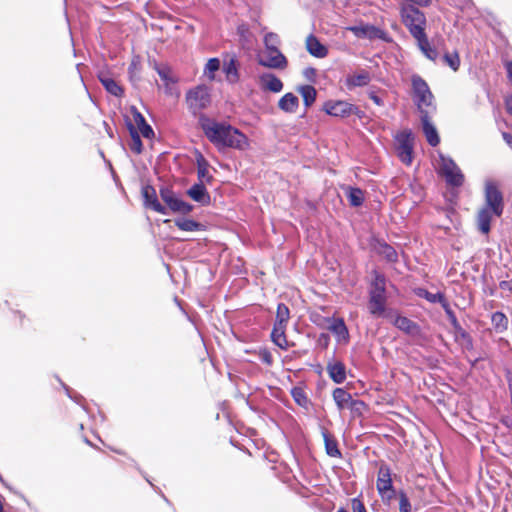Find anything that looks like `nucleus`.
Segmentation results:
<instances>
[{"instance_id":"49530a36","label":"nucleus","mask_w":512,"mask_h":512,"mask_svg":"<svg viewBox=\"0 0 512 512\" xmlns=\"http://www.w3.org/2000/svg\"><path fill=\"white\" fill-rule=\"evenodd\" d=\"M354 413L360 414L362 410L365 408V403L362 400L353 399L349 405V407Z\"/></svg>"},{"instance_id":"f8f14e48","label":"nucleus","mask_w":512,"mask_h":512,"mask_svg":"<svg viewBox=\"0 0 512 512\" xmlns=\"http://www.w3.org/2000/svg\"><path fill=\"white\" fill-rule=\"evenodd\" d=\"M142 196L144 199L145 207L150 208V209H152L158 213L164 214V215L167 214L166 208L163 205H161V203L158 201L156 191L152 186L147 185V186L143 187L142 188Z\"/></svg>"},{"instance_id":"39448f33","label":"nucleus","mask_w":512,"mask_h":512,"mask_svg":"<svg viewBox=\"0 0 512 512\" xmlns=\"http://www.w3.org/2000/svg\"><path fill=\"white\" fill-rule=\"evenodd\" d=\"M438 172L449 186L460 187L464 183V175L458 165L450 157L439 155Z\"/></svg>"},{"instance_id":"4c0bfd02","label":"nucleus","mask_w":512,"mask_h":512,"mask_svg":"<svg viewBox=\"0 0 512 512\" xmlns=\"http://www.w3.org/2000/svg\"><path fill=\"white\" fill-rule=\"evenodd\" d=\"M291 395L294 399V401L301 407H307L309 404V399L301 387H294L291 390Z\"/></svg>"},{"instance_id":"ddd939ff","label":"nucleus","mask_w":512,"mask_h":512,"mask_svg":"<svg viewBox=\"0 0 512 512\" xmlns=\"http://www.w3.org/2000/svg\"><path fill=\"white\" fill-rule=\"evenodd\" d=\"M326 371L330 379L336 384H341L346 380V367L344 363L339 360L329 361L326 366Z\"/></svg>"},{"instance_id":"0eeeda50","label":"nucleus","mask_w":512,"mask_h":512,"mask_svg":"<svg viewBox=\"0 0 512 512\" xmlns=\"http://www.w3.org/2000/svg\"><path fill=\"white\" fill-rule=\"evenodd\" d=\"M125 121L127 125L128 122L132 123L137 129L138 133L143 137L150 139L154 136L152 127L146 122L144 116L135 106H130V108L127 110L125 114Z\"/></svg>"},{"instance_id":"a878e982","label":"nucleus","mask_w":512,"mask_h":512,"mask_svg":"<svg viewBox=\"0 0 512 512\" xmlns=\"http://www.w3.org/2000/svg\"><path fill=\"white\" fill-rule=\"evenodd\" d=\"M345 193L351 206L359 207L364 202V192L358 187L347 186Z\"/></svg>"},{"instance_id":"6e6d98bb","label":"nucleus","mask_w":512,"mask_h":512,"mask_svg":"<svg viewBox=\"0 0 512 512\" xmlns=\"http://www.w3.org/2000/svg\"><path fill=\"white\" fill-rule=\"evenodd\" d=\"M451 2L461 9L467 8L471 4L470 0H451Z\"/></svg>"},{"instance_id":"393cba45","label":"nucleus","mask_w":512,"mask_h":512,"mask_svg":"<svg viewBox=\"0 0 512 512\" xmlns=\"http://www.w3.org/2000/svg\"><path fill=\"white\" fill-rule=\"evenodd\" d=\"M186 102L190 111L195 115H203L201 111L211 104V98H186Z\"/></svg>"},{"instance_id":"69168bd1","label":"nucleus","mask_w":512,"mask_h":512,"mask_svg":"<svg viewBox=\"0 0 512 512\" xmlns=\"http://www.w3.org/2000/svg\"><path fill=\"white\" fill-rule=\"evenodd\" d=\"M63 387L65 388L66 390V393L67 395L70 397V398H73L72 394H71V390L68 386H66L65 384H63Z\"/></svg>"},{"instance_id":"473e14b6","label":"nucleus","mask_w":512,"mask_h":512,"mask_svg":"<svg viewBox=\"0 0 512 512\" xmlns=\"http://www.w3.org/2000/svg\"><path fill=\"white\" fill-rule=\"evenodd\" d=\"M491 322L496 332L502 333L508 328V318L500 311L494 312L491 316Z\"/></svg>"},{"instance_id":"bf43d9fd","label":"nucleus","mask_w":512,"mask_h":512,"mask_svg":"<svg viewBox=\"0 0 512 512\" xmlns=\"http://www.w3.org/2000/svg\"><path fill=\"white\" fill-rule=\"evenodd\" d=\"M502 136L507 145L512 149V134L504 132Z\"/></svg>"},{"instance_id":"680f3d73","label":"nucleus","mask_w":512,"mask_h":512,"mask_svg":"<svg viewBox=\"0 0 512 512\" xmlns=\"http://www.w3.org/2000/svg\"><path fill=\"white\" fill-rule=\"evenodd\" d=\"M507 76L510 82L512 83V61L506 64Z\"/></svg>"},{"instance_id":"13d9d810","label":"nucleus","mask_w":512,"mask_h":512,"mask_svg":"<svg viewBox=\"0 0 512 512\" xmlns=\"http://www.w3.org/2000/svg\"><path fill=\"white\" fill-rule=\"evenodd\" d=\"M437 303L441 304V306L443 307V309H444L446 314H447V311H452V309H451L449 303L447 302L444 294H442V301H438Z\"/></svg>"},{"instance_id":"e2e57ef3","label":"nucleus","mask_w":512,"mask_h":512,"mask_svg":"<svg viewBox=\"0 0 512 512\" xmlns=\"http://www.w3.org/2000/svg\"><path fill=\"white\" fill-rule=\"evenodd\" d=\"M505 99H506V101H505L506 109L512 115V98H505Z\"/></svg>"},{"instance_id":"5fc2aeb1","label":"nucleus","mask_w":512,"mask_h":512,"mask_svg":"<svg viewBox=\"0 0 512 512\" xmlns=\"http://www.w3.org/2000/svg\"><path fill=\"white\" fill-rule=\"evenodd\" d=\"M446 315H447V317H448V319L450 321V324L453 327V329L461 326L459 321L457 320V317H456L455 313L453 312V310L452 311H447Z\"/></svg>"},{"instance_id":"f3484780","label":"nucleus","mask_w":512,"mask_h":512,"mask_svg":"<svg viewBox=\"0 0 512 512\" xmlns=\"http://www.w3.org/2000/svg\"><path fill=\"white\" fill-rule=\"evenodd\" d=\"M187 195L202 205H208L210 203V195L207 192L204 184L202 182L195 183L187 190Z\"/></svg>"},{"instance_id":"aec40b11","label":"nucleus","mask_w":512,"mask_h":512,"mask_svg":"<svg viewBox=\"0 0 512 512\" xmlns=\"http://www.w3.org/2000/svg\"><path fill=\"white\" fill-rule=\"evenodd\" d=\"M370 82V75L366 71L350 74L345 79V86L352 91L355 87L366 86Z\"/></svg>"},{"instance_id":"4468645a","label":"nucleus","mask_w":512,"mask_h":512,"mask_svg":"<svg viewBox=\"0 0 512 512\" xmlns=\"http://www.w3.org/2000/svg\"><path fill=\"white\" fill-rule=\"evenodd\" d=\"M239 62L237 58L232 56H227L224 59L222 70L225 74L226 80L231 83H237L239 80Z\"/></svg>"},{"instance_id":"4d7b16f0","label":"nucleus","mask_w":512,"mask_h":512,"mask_svg":"<svg viewBox=\"0 0 512 512\" xmlns=\"http://www.w3.org/2000/svg\"><path fill=\"white\" fill-rule=\"evenodd\" d=\"M238 33L239 35L244 38L245 40L248 39V35H249V30H248V27L246 25H240L238 27Z\"/></svg>"},{"instance_id":"2eb2a0df","label":"nucleus","mask_w":512,"mask_h":512,"mask_svg":"<svg viewBox=\"0 0 512 512\" xmlns=\"http://www.w3.org/2000/svg\"><path fill=\"white\" fill-rule=\"evenodd\" d=\"M259 86L264 92L279 93L283 88L281 80L273 74H263L259 78Z\"/></svg>"},{"instance_id":"c9c22d12","label":"nucleus","mask_w":512,"mask_h":512,"mask_svg":"<svg viewBox=\"0 0 512 512\" xmlns=\"http://www.w3.org/2000/svg\"><path fill=\"white\" fill-rule=\"evenodd\" d=\"M220 60L218 58H211L207 61L203 75L208 80H214L216 72L220 69Z\"/></svg>"},{"instance_id":"5701e85b","label":"nucleus","mask_w":512,"mask_h":512,"mask_svg":"<svg viewBox=\"0 0 512 512\" xmlns=\"http://www.w3.org/2000/svg\"><path fill=\"white\" fill-rule=\"evenodd\" d=\"M332 397L339 411L348 408L352 401V395L343 388H335Z\"/></svg>"},{"instance_id":"bb28decb","label":"nucleus","mask_w":512,"mask_h":512,"mask_svg":"<svg viewBox=\"0 0 512 512\" xmlns=\"http://www.w3.org/2000/svg\"><path fill=\"white\" fill-rule=\"evenodd\" d=\"M411 85L415 96H431L428 84L420 76H412Z\"/></svg>"},{"instance_id":"a18cd8bd","label":"nucleus","mask_w":512,"mask_h":512,"mask_svg":"<svg viewBox=\"0 0 512 512\" xmlns=\"http://www.w3.org/2000/svg\"><path fill=\"white\" fill-rule=\"evenodd\" d=\"M383 254L385 255L386 259L390 262H396L398 259L397 252L393 247L389 245L384 246Z\"/></svg>"},{"instance_id":"9d476101","label":"nucleus","mask_w":512,"mask_h":512,"mask_svg":"<svg viewBox=\"0 0 512 512\" xmlns=\"http://www.w3.org/2000/svg\"><path fill=\"white\" fill-rule=\"evenodd\" d=\"M395 327L404 332L405 334L413 337V338H421L422 337V329L421 327L414 321L409 318L401 315H395L392 320Z\"/></svg>"},{"instance_id":"37998d69","label":"nucleus","mask_w":512,"mask_h":512,"mask_svg":"<svg viewBox=\"0 0 512 512\" xmlns=\"http://www.w3.org/2000/svg\"><path fill=\"white\" fill-rule=\"evenodd\" d=\"M265 49H278L280 44L279 36L275 33H268L264 37Z\"/></svg>"},{"instance_id":"cd10ccee","label":"nucleus","mask_w":512,"mask_h":512,"mask_svg":"<svg viewBox=\"0 0 512 512\" xmlns=\"http://www.w3.org/2000/svg\"><path fill=\"white\" fill-rule=\"evenodd\" d=\"M128 130L131 136V142L129 144V147L132 152L140 154L143 150V144L140 138L141 134L138 133L135 126L130 122H128Z\"/></svg>"},{"instance_id":"f03ea898","label":"nucleus","mask_w":512,"mask_h":512,"mask_svg":"<svg viewBox=\"0 0 512 512\" xmlns=\"http://www.w3.org/2000/svg\"><path fill=\"white\" fill-rule=\"evenodd\" d=\"M503 209L504 202L501 191L493 181L487 180L485 182V205L477 215L478 228L483 234L489 233L492 217H500Z\"/></svg>"},{"instance_id":"0e129e2a","label":"nucleus","mask_w":512,"mask_h":512,"mask_svg":"<svg viewBox=\"0 0 512 512\" xmlns=\"http://www.w3.org/2000/svg\"><path fill=\"white\" fill-rule=\"evenodd\" d=\"M303 100H304L305 106L309 107L315 102L316 98H303Z\"/></svg>"},{"instance_id":"4be33fe9","label":"nucleus","mask_w":512,"mask_h":512,"mask_svg":"<svg viewBox=\"0 0 512 512\" xmlns=\"http://www.w3.org/2000/svg\"><path fill=\"white\" fill-rule=\"evenodd\" d=\"M306 48L311 55L318 58H324L328 54V49L313 35L307 37Z\"/></svg>"},{"instance_id":"8fccbe9b","label":"nucleus","mask_w":512,"mask_h":512,"mask_svg":"<svg viewBox=\"0 0 512 512\" xmlns=\"http://www.w3.org/2000/svg\"><path fill=\"white\" fill-rule=\"evenodd\" d=\"M299 93L302 96H316V90L311 85H305V86L300 87Z\"/></svg>"},{"instance_id":"ea45409f","label":"nucleus","mask_w":512,"mask_h":512,"mask_svg":"<svg viewBox=\"0 0 512 512\" xmlns=\"http://www.w3.org/2000/svg\"><path fill=\"white\" fill-rule=\"evenodd\" d=\"M443 61L453 71H457L460 67V57L457 52L445 53L443 56Z\"/></svg>"},{"instance_id":"412c9836","label":"nucleus","mask_w":512,"mask_h":512,"mask_svg":"<svg viewBox=\"0 0 512 512\" xmlns=\"http://www.w3.org/2000/svg\"><path fill=\"white\" fill-rule=\"evenodd\" d=\"M286 328L287 325L274 323L271 332V339L273 343L283 350H286L289 347L288 340L285 335Z\"/></svg>"},{"instance_id":"9b49d317","label":"nucleus","mask_w":512,"mask_h":512,"mask_svg":"<svg viewBox=\"0 0 512 512\" xmlns=\"http://www.w3.org/2000/svg\"><path fill=\"white\" fill-rule=\"evenodd\" d=\"M348 30L359 38L387 40L385 32L373 25H357L349 27Z\"/></svg>"},{"instance_id":"e433bc0d","label":"nucleus","mask_w":512,"mask_h":512,"mask_svg":"<svg viewBox=\"0 0 512 512\" xmlns=\"http://www.w3.org/2000/svg\"><path fill=\"white\" fill-rule=\"evenodd\" d=\"M290 319V310L284 303H279L277 306L275 323L287 325Z\"/></svg>"},{"instance_id":"423d86ee","label":"nucleus","mask_w":512,"mask_h":512,"mask_svg":"<svg viewBox=\"0 0 512 512\" xmlns=\"http://www.w3.org/2000/svg\"><path fill=\"white\" fill-rule=\"evenodd\" d=\"M414 137L410 130L398 132L394 137V148L399 160L410 165L413 160Z\"/></svg>"},{"instance_id":"58836bf2","label":"nucleus","mask_w":512,"mask_h":512,"mask_svg":"<svg viewBox=\"0 0 512 512\" xmlns=\"http://www.w3.org/2000/svg\"><path fill=\"white\" fill-rule=\"evenodd\" d=\"M415 293L418 297L426 299L430 303H437L438 301H442L443 293H431L424 288H417Z\"/></svg>"},{"instance_id":"20e7f679","label":"nucleus","mask_w":512,"mask_h":512,"mask_svg":"<svg viewBox=\"0 0 512 512\" xmlns=\"http://www.w3.org/2000/svg\"><path fill=\"white\" fill-rule=\"evenodd\" d=\"M401 15L404 25L415 39L425 34L426 17L423 12L412 5H406Z\"/></svg>"},{"instance_id":"603ef678","label":"nucleus","mask_w":512,"mask_h":512,"mask_svg":"<svg viewBox=\"0 0 512 512\" xmlns=\"http://www.w3.org/2000/svg\"><path fill=\"white\" fill-rule=\"evenodd\" d=\"M353 512H366L363 502L357 498L352 499Z\"/></svg>"},{"instance_id":"7c9ffc66","label":"nucleus","mask_w":512,"mask_h":512,"mask_svg":"<svg viewBox=\"0 0 512 512\" xmlns=\"http://www.w3.org/2000/svg\"><path fill=\"white\" fill-rule=\"evenodd\" d=\"M416 40L420 50L424 53V55L430 60L434 61L437 58L438 53L434 48L431 47L426 33L416 38Z\"/></svg>"},{"instance_id":"1a4fd4ad","label":"nucleus","mask_w":512,"mask_h":512,"mask_svg":"<svg viewBox=\"0 0 512 512\" xmlns=\"http://www.w3.org/2000/svg\"><path fill=\"white\" fill-rule=\"evenodd\" d=\"M324 110L329 115L345 117L353 114L356 111V107L345 100L335 99L325 102Z\"/></svg>"},{"instance_id":"c03bdc74","label":"nucleus","mask_w":512,"mask_h":512,"mask_svg":"<svg viewBox=\"0 0 512 512\" xmlns=\"http://www.w3.org/2000/svg\"><path fill=\"white\" fill-rule=\"evenodd\" d=\"M399 511L400 512H412V506L411 503L405 494V492L400 491L399 492Z\"/></svg>"},{"instance_id":"72a5a7b5","label":"nucleus","mask_w":512,"mask_h":512,"mask_svg":"<svg viewBox=\"0 0 512 512\" xmlns=\"http://www.w3.org/2000/svg\"><path fill=\"white\" fill-rule=\"evenodd\" d=\"M418 101L416 103L417 108L420 113V119L422 120V117L424 114H427V117H430V114H432L436 107L432 103L433 98H417Z\"/></svg>"},{"instance_id":"052dcab7","label":"nucleus","mask_w":512,"mask_h":512,"mask_svg":"<svg viewBox=\"0 0 512 512\" xmlns=\"http://www.w3.org/2000/svg\"><path fill=\"white\" fill-rule=\"evenodd\" d=\"M507 382H508V388L510 392V398H511V408H512V374L508 373L507 375Z\"/></svg>"},{"instance_id":"7ed1b4c3","label":"nucleus","mask_w":512,"mask_h":512,"mask_svg":"<svg viewBox=\"0 0 512 512\" xmlns=\"http://www.w3.org/2000/svg\"><path fill=\"white\" fill-rule=\"evenodd\" d=\"M386 279L384 275L374 272V279L369 289L368 310L374 317L393 318V312L386 310Z\"/></svg>"},{"instance_id":"dca6fc26","label":"nucleus","mask_w":512,"mask_h":512,"mask_svg":"<svg viewBox=\"0 0 512 512\" xmlns=\"http://www.w3.org/2000/svg\"><path fill=\"white\" fill-rule=\"evenodd\" d=\"M330 325L328 329L334 334L338 342H347L349 339V332L343 319L332 318L328 319Z\"/></svg>"},{"instance_id":"a211bd4d","label":"nucleus","mask_w":512,"mask_h":512,"mask_svg":"<svg viewBox=\"0 0 512 512\" xmlns=\"http://www.w3.org/2000/svg\"><path fill=\"white\" fill-rule=\"evenodd\" d=\"M421 123L427 142L433 147L437 146L440 142V138L435 126L430 121V117H427V114L423 115Z\"/></svg>"},{"instance_id":"6e6552de","label":"nucleus","mask_w":512,"mask_h":512,"mask_svg":"<svg viewBox=\"0 0 512 512\" xmlns=\"http://www.w3.org/2000/svg\"><path fill=\"white\" fill-rule=\"evenodd\" d=\"M259 63L274 69H284L287 66L286 57L278 49H265L259 55Z\"/></svg>"},{"instance_id":"c756f323","label":"nucleus","mask_w":512,"mask_h":512,"mask_svg":"<svg viewBox=\"0 0 512 512\" xmlns=\"http://www.w3.org/2000/svg\"><path fill=\"white\" fill-rule=\"evenodd\" d=\"M166 205L173 212L182 213V214H188L193 209V206L191 204L184 202L183 200L179 199L176 196H173V198Z\"/></svg>"},{"instance_id":"de8ad7c7","label":"nucleus","mask_w":512,"mask_h":512,"mask_svg":"<svg viewBox=\"0 0 512 512\" xmlns=\"http://www.w3.org/2000/svg\"><path fill=\"white\" fill-rule=\"evenodd\" d=\"M207 164L206 162H204L203 164L199 163L198 165V178L200 179V181H202L203 179H210L211 176L208 174V170H207Z\"/></svg>"},{"instance_id":"864d4df0","label":"nucleus","mask_w":512,"mask_h":512,"mask_svg":"<svg viewBox=\"0 0 512 512\" xmlns=\"http://www.w3.org/2000/svg\"><path fill=\"white\" fill-rule=\"evenodd\" d=\"M379 494H380L383 502L390 503V501L395 497L396 492H395L394 487H392V490H388V491H385V492L379 493Z\"/></svg>"},{"instance_id":"a19ab883","label":"nucleus","mask_w":512,"mask_h":512,"mask_svg":"<svg viewBox=\"0 0 512 512\" xmlns=\"http://www.w3.org/2000/svg\"><path fill=\"white\" fill-rule=\"evenodd\" d=\"M299 104V98H280L279 107L286 112H294Z\"/></svg>"},{"instance_id":"6ab92c4d","label":"nucleus","mask_w":512,"mask_h":512,"mask_svg":"<svg viewBox=\"0 0 512 512\" xmlns=\"http://www.w3.org/2000/svg\"><path fill=\"white\" fill-rule=\"evenodd\" d=\"M393 484L391 479V470L387 465H381L377 477L378 493L392 490Z\"/></svg>"},{"instance_id":"f257e3e1","label":"nucleus","mask_w":512,"mask_h":512,"mask_svg":"<svg viewBox=\"0 0 512 512\" xmlns=\"http://www.w3.org/2000/svg\"><path fill=\"white\" fill-rule=\"evenodd\" d=\"M199 125L207 139L218 149L233 148L245 150L249 146L248 138L239 129L225 122L201 115Z\"/></svg>"},{"instance_id":"3c124183","label":"nucleus","mask_w":512,"mask_h":512,"mask_svg":"<svg viewBox=\"0 0 512 512\" xmlns=\"http://www.w3.org/2000/svg\"><path fill=\"white\" fill-rule=\"evenodd\" d=\"M160 196L162 200L167 204L173 198V196H175V194L168 188H162L160 190Z\"/></svg>"},{"instance_id":"f704fd0d","label":"nucleus","mask_w":512,"mask_h":512,"mask_svg":"<svg viewBox=\"0 0 512 512\" xmlns=\"http://www.w3.org/2000/svg\"><path fill=\"white\" fill-rule=\"evenodd\" d=\"M454 333L456 341H459L464 348L469 350L473 348L472 337L462 328V326L455 328Z\"/></svg>"},{"instance_id":"79ce46f5","label":"nucleus","mask_w":512,"mask_h":512,"mask_svg":"<svg viewBox=\"0 0 512 512\" xmlns=\"http://www.w3.org/2000/svg\"><path fill=\"white\" fill-rule=\"evenodd\" d=\"M157 72L161 78V80L164 82L166 86H168L170 83H174V78L172 75V71L169 67L161 66L157 68Z\"/></svg>"},{"instance_id":"774afa93","label":"nucleus","mask_w":512,"mask_h":512,"mask_svg":"<svg viewBox=\"0 0 512 512\" xmlns=\"http://www.w3.org/2000/svg\"><path fill=\"white\" fill-rule=\"evenodd\" d=\"M337 512H348V511L345 509H339Z\"/></svg>"},{"instance_id":"2f4dec72","label":"nucleus","mask_w":512,"mask_h":512,"mask_svg":"<svg viewBox=\"0 0 512 512\" xmlns=\"http://www.w3.org/2000/svg\"><path fill=\"white\" fill-rule=\"evenodd\" d=\"M323 439L325 443L326 453L331 457H340L341 452L338 448L337 441L331 437L327 431H323Z\"/></svg>"},{"instance_id":"338daca9","label":"nucleus","mask_w":512,"mask_h":512,"mask_svg":"<svg viewBox=\"0 0 512 512\" xmlns=\"http://www.w3.org/2000/svg\"><path fill=\"white\" fill-rule=\"evenodd\" d=\"M374 100V102L377 104V105H381L383 102V98H378V97H375V98H372Z\"/></svg>"},{"instance_id":"09e8293b","label":"nucleus","mask_w":512,"mask_h":512,"mask_svg":"<svg viewBox=\"0 0 512 512\" xmlns=\"http://www.w3.org/2000/svg\"><path fill=\"white\" fill-rule=\"evenodd\" d=\"M259 359L267 365H271L273 363V357L271 353L266 349L260 351Z\"/></svg>"},{"instance_id":"b1692460","label":"nucleus","mask_w":512,"mask_h":512,"mask_svg":"<svg viewBox=\"0 0 512 512\" xmlns=\"http://www.w3.org/2000/svg\"><path fill=\"white\" fill-rule=\"evenodd\" d=\"M99 80L105 87L106 91L112 96H119L122 93L121 86L108 73L101 72L99 74Z\"/></svg>"},{"instance_id":"c85d7f7f","label":"nucleus","mask_w":512,"mask_h":512,"mask_svg":"<svg viewBox=\"0 0 512 512\" xmlns=\"http://www.w3.org/2000/svg\"><path fill=\"white\" fill-rule=\"evenodd\" d=\"M175 225L183 231L194 232L203 230L204 225L192 219L178 218L175 220Z\"/></svg>"}]
</instances>
